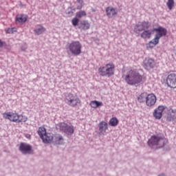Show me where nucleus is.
Wrapping results in <instances>:
<instances>
[{
    "mask_svg": "<svg viewBox=\"0 0 176 176\" xmlns=\"http://www.w3.org/2000/svg\"><path fill=\"white\" fill-rule=\"evenodd\" d=\"M163 111H164V107L159 106L153 113L154 118L157 120L162 119V116H163Z\"/></svg>",
    "mask_w": 176,
    "mask_h": 176,
    "instance_id": "obj_14",
    "label": "nucleus"
},
{
    "mask_svg": "<svg viewBox=\"0 0 176 176\" xmlns=\"http://www.w3.org/2000/svg\"><path fill=\"white\" fill-rule=\"evenodd\" d=\"M4 43H4L3 41H2V40L0 39V47H3Z\"/></svg>",
    "mask_w": 176,
    "mask_h": 176,
    "instance_id": "obj_32",
    "label": "nucleus"
},
{
    "mask_svg": "<svg viewBox=\"0 0 176 176\" xmlns=\"http://www.w3.org/2000/svg\"><path fill=\"white\" fill-rule=\"evenodd\" d=\"M56 128L59 129L60 131H63L66 134H74V126L69 125L65 122H60L56 125Z\"/></svg>",
    "mask_w": 176,
    "mask_h": 176,
    "instance_id": "obj_9",
    "label": "nucleus"
},
{
    "mask_svg": "<svg viewBox=\"0 0 176 176\" xmlns=\"http://www.w3.org/2000/svg\"><path fill=\"white\" fill-rule=\"evenodd\" d=\"M156 66V62L155 60L151 58H146L143 62V67L145 69L149 71V69H152L155 68Z\"/></svg>",
    "mask_w": 176,
    "mask_h": 176,
    "instance_id": "obj_11",
    "label": "nucleus"
},
{
    "mask_svg": "<svg viewBox=\"0 0 176 176\" xmlns=\"http://www.w3.org/2000/svg\"><path fill=\"white\" fill-rule=\"evenodd\" d=\"M168 140L165 138H162L159 135H153L148 141V146L153 148H163L166 144H167Z\"/></svg>",
    "mask_w": 176,
    "mask_h": 176,
    "instance_id": "obj_4",
    "label": "nucleus"
},
{
    "mask_svg": "<svg viewBox=\"0 0 176 176\" xmlns=\"http://www.w3.org/2000/svg\"><path fill=\"white\" fill-rule=\"evenodd\" d=\"M149 28H151V22L148 21H140L135 25L134 32H135V34H141L142 31L149 30Z\"/></svg>",
    "mask_w": 176,
    "mask_h": 176,
    "instance_id": "obj_8",
    "label": "nucleus"
},
{
    "mask_svg": "<svg viewBox=\"0 0 176 176\" xmlns=\"http://www.w3.org/2000/svg\"><path fill=\"white\" fill-rule=\"evenodd\" d=\"M166 85L170 89H176V74L170 73L166 77Z\"/></svg>",
    "mask_w": 176,
    "mask_h": 176,
    "instance_id": "obj_10",
    "label": "nucleus"
},
{
    "mask_svg": "<svg viewBox=\"0 0 176 176\" xmlns=\"http://www.w3.org/2000/svg\"><path fill=\"white\" fill-rule=\"evenodd\" d=\"M19 151L22 152V153H31L32 152L31 146L25 143H21L19 146Z\"/></svg>",
    "mask_w": 176,
    "mask_h": 176,
    "instance_id": "obj_16",
    "label": "nucleus"
},
{
    "mask_svg": "<svg viewBox=\"0 0 176 176\" xmlns=\"http://www.w3.org/2000/svg\"><path fill=\"white\" fill-rule=\"evenodd\" d=\"M79 23V19H78V17H75L72 20V25H74V27H76V25H78V24Z\"/></svg>",
    "mask_w": 176,
    "mask_h": 176,
    "instance_id": "obj_28",
    "label": "nucleus"
},
{
    "mask_svg": "<svg viewBox=\"0 0 176 176\" xmlns=\"http://www.w3.org/2000/svg\"><path fill=\"white\" fill-rule=\"evenodd\" d=\"M65 102L67 104V105H69V107H76V105H79L81 102L79 97L69 93L66 96Z\"/></svg>",
    "mask_w": 176,
    "mask_h": 176,
    "instance_id": "obj_7",
    "label": "nucleus"
},
{
    "mask_svg": "<svg viewBox=\"0 0 176 176\" xmlns=\"http://www.w3.org/2000/svg\"><path fill=\"white\" fill-rule=\"evenodd\" d=\"M67 49L73 56H79L82 54V44L78 41L69 43Z\"/></svg>",
    "mask_w": 176,
    "mask_h": 176,
    "instance_id": "obj_5",
    "label": "nucleus"
},
{
    "mask_svg": "<svg viewBox=\"0 0 176 176\" xmlns=\"http://www.w3.org/2000/svg\"><path fill=\"white\" fill-rule=\"evenodd\" d=\"M169 112H172V115L168 116V119L169 120H174V118H175V113L173 111V110H170Z\"/></svg>",
    "mask_w": 176,
    "mask_h": 176,
    "instance_id": "obj_29",
    "label": "nucleus"
},
{
    "mask_svg": "<svg viewBox=\"0 0 176 176\" xmlns=\"http://www.w3.org/2000/svg\"><path fill=\"white\" fill-rule=\"evenodd\" d=\"M98 72L100 76L111 78L115 75V64L113 63H107L104 66L99 67Z\"/></svg>",
    "mask_w": 176,
    "mask_h": 176,
    "instance_id": "obj_3",
    "label": "nucleus"
},
{
    "mask_svg": "<svg viewBox=\"0 0 176 176\" xmlns=\"http://www.w3.org/2000/svg\"><path fill=\"white\" fill-rule=\"evenodd\" d=\"M27 120H28V118H27V116L23 114H20V115L18 114L16 123L27 122Z\"/></svg>",
    "mask_w": 176,
    "mask_h": 176,
    "instance_id": "obj_24",
    "label": "nucleus"
},
{
    "mask_svg": "<svg viewBox=\"0 0 176 176\" xmlns=\"http://www.w3.org/2000/svg\"><path fill=\"white\" fill-rule=\"evenodd\" d=\"M3 118L4 119H8V120H10V122L17 123L18 113H13L12 111L6 112L3 113Z\"/></svg>",
    "mask_w": 176,
    "mask_h": 176,
    "instance_id": "obj_12",
    "label": "nucleus"
},
{
    "mask_svg": "<svg viewBox=\"0 0 176 176\" xmlns=\"http://www.w3.org/2000/svg\"><path fill=\"white\" fill-rule=\"evenodd\" d=\"M37 133L44 144H50V142L53 141V135L51 133H47L46 132V128L40 126L37 131Z\"/></svg>",
    "mask_w": 176,
    "mask_h": 176,
    "instance_id": "obj_6",
    "label": "nucleus"
},
{
    "mask_svg": "<svg viewBox=\"0 0 176 176\" xmlns=\"http://www.w3.org/2000/svg\"><path fill=\"white\" fill-rule=\"evenodd\" d=\"M154 31L156 32L155 38L147 44V49L155 47V46L159 43V40L162 36H166V35H167V30L161 26L157 28H154Z\"/></svg>",
    "mask_w": 176,
    "mask_h": 176,
    "instance_id": "obj_2",
    "label": "nucleus"
},
{
    "mask_svg": "<svg viewBox=\"0 0 176 176\" xmlns=\"http://www.w3.org/2000/svg\"><path fill=\"white\" fill-rule=\"evenodd\" d=\"M118 124H119V120H118V118H116V117H113L111 118L109 122V126H111L112 127H116V126Z\"/></svg>",
    "mask_w": 176,
    "mask_h": 176,
    "instance_id": "obj_25",
    "label": "nucleus"
},
{
    "mask_svg": "<svg viewBox=\"0 0 176 176\" xmlns=\"http://www.w3.org/2000/svg\"><path fill=\"white\" fill-rule=\"evenodd\" d=\"M34 32L35 35H41L43 32H46V28L43 27L42 25H37L34 29Z\"/></svg>",
    "mask_w": 176,
    "mask_h": 176,
    "instance_id": "obj_19",
    "label": "nucleus"
},
{
    "mask_svg": "<svg viewBox=\"0 0 176 176\" xmlns=\"http://www.w3.org/2000/svg\"><path fill=\"white\" fill-rule=\"evenodd\" d=\"M63 136L58 135L56 137V142H57V144H61V142H63Z\"/></svg>",
    "mask_w": 176,
    "mask_h": 176,
    "instance_id": "obj_31",
    "label": "nucleus"
},
{
    "mask_svg": "<svg viewBox=\"0 0 176 176\" xmlns=\"http://www.w3.org/2000/svg\"><path fill=\"white\" fill-rule=\"evenodd\" d=\"M122 78L130 86H138L146 81V77L140 74L136 69L129 70Z\"/></svg>",
    "mask_w": 176,
    "mask_h": 176,
    "instance_id": "obj_1",
    "label": "nucleus"
},
{
    "mask_svg": "<svg viewBox=\"0 0 176 176\" xmlns=\"http://www.w3.org/2000/svg\"><path fill=\"white\" fill-rule=\"evenodd\" d=\"M166 6L169 10H172L173 8H174V0H168Z\"/></svg>",
    "mask_w": 176,
    "mask_h": 176,
    "instance_id": "obj_27",
    "label": "nucleus"
},
{
    "mask_svg": "<svg viewBox=\"0 0 176 176\" xmlns=\"http://www.w3.org/2000/svg\"><path fill=\"white\" fill-rule=\"evenodd\" d=\"M77 9H78V10H79V9H82V8H79V7H78V8H77Z\"/></svg>",
    "mask_w": 176,
    "mask_h": 176,
    "instance_id": "obj_36",
    "label": "nucleus"
},
{
    "mask_svg": "<svg viewBox=\"0 0 176 176\" xmlns=\"http://www.w3.org/2000/svg\"><path fill=\"white\" fill-rule=\"evenodd\" d=\"M106 14L109 19H112L118 14V11L113 7L109 6L106 8Z\"/></svg>",
    "mask_w": 176,
    "mask_h": 176,
    "instance_id": "obj_15",
    "label": "nucleus"
},
{
    "mask_svg": "<svg viewBox=\"0 0 176 176\" xmlns=\"http://www.w3.org/2000/svg\"><path fill=\"white\" fill-rule=\"evenodd\" d=\"M157 101V98L155 96L154 94H147V98L146 99V105L147 107H153Z\"/></svg>",
    "mask_w": 176,
    "mask_h": 176,
    "instance_id": "obj_13",
    "label": "nucleus"
},
{
    "mask_svg": "<svg viewBox=\"0 0 176 176\" xmlns=\"http://www.w3.org/2000/svg\"><path fill=\"white\" fill-rule=\"evenodd\" d=\"M158 176H164V174H161V175H160Z\"/></svg>",
    "mask_w": 176,
    "mask_h": 176,
    "instance_id": "obj_35",
    "label": "nucleus"
},
{
    "mask_svg": "<svg viewBox=\"0 0 176 176\" xmlns=\"http://www.w3.org/2000/svg\"><path fill=\"white\" fill-rule=\"evenodd\" d=\"M6 31L7 34H14V32H16V28H8Z\"/></svg>",
    "mask_w": 176,
    "mask_h": 176,
    "instance_id": "obj_30",
    "label": "nucleus"
},
{
    "mask_svg": "<svg viewBox=\"0 0 176 176\" xmlns=\"http://www.w3.org/2000/svg\"><path fill=\"white\" fill-rule=\"evenodd\" d=\"M27 20H28V16L25 14H18L16 16V21L17 23H20L21 24L25 23Z\"/></svg>",
    "mask_w": 176,
    "mask_h": 176,
    "instance_id": "obj_20",
    "label": "nucleus"
},
{
    "mask_svg": "<svg viewBox=\"0 0 176 176\" xmlns=\"http://www.w3.org/2000/svg\"><path fill=\"white\" fill-rule=\"evenodd\" d=\"M78 28L83 31H86L90 28V23H89V21L84 20L80 23Z\"/></svg>",
    "mask_w": 176,
    "mask_h": 176,
    "instance_id": "obj_21",
    "label": "nucleus"
},
{
    "mask_svg": "<svg viewBox=\"0 0 176 176\" xmlns=\"http://www.w3.org/2000/svg\"><path fill=\"white\" fill-rule=\"evenodd\" d=\"M98 128L100 134H104L108 130V123L105 121H102L98 124Z\"/></svg>",
    "mask_w": 176,
    "mask_h": 176,
    "instance_id": "obj_17",
    "label": "nucleus"
},
{
    "mask_svg": "<svg viewBox=\"0 0 176 176\" xmlns=\"http://www.w3.org/2000/svg\"><path fill=\"white\" fill-rule=\"evenodd\" d=\"M87 14L85 11L81 10L76 13V17L78 19H82V17L86 16Z\"/></svg>",
    "mask_w": 176,
    "mask_h": 176,
    "instance_id": "obj_26",
    "label": "nucleus"
},
{
    "mask_svg": "<svg viewBox=\"0 0 176 176\" xmlns=\"http://www.w3.org/2000/svg\"><path fill=\"white\" fill-rule=\"evenodd\" d=\"M78 3H83V0H76Z\"/></svg>",
    "mask_w": 176,
    "mask_h": 176,
    "instance_id": "obj_33",
    "label": "nucleus"
},
{
    "mask_svg": "<svg viewBox=\"0 0 176 176\" xmlns=\"http://www.w3.org/2000/svg\"><path fill=\"white\" fill-rule=\"evenodd\" d=\"M68 14H74V12H69Z\"/></svg>",
    "mask_w": 176,
    "mask_h": 176,
    "instance_id": "obj_34",
    "label": "nucleus"
},
{
    "mask_svg": "<svg viewBox=\"0 0 176 176\" xmlns=\"http://www.w3.org/2000/svg\"><path fill=\"white\" fill-rule=\"evenodd\" d=\"M153 31H155V29L152 30H148V29L143 30V32L140 34V36L143 39H149L151 36H152V34H153Z\"/></svg>",
    "mask_w": 176,
    "mask_h": 176,
    "instance_id": "obj_18",
    "label": "nucleus"
},
{
    "mask_svg": "<svg viewBox=\"0 0 176 176\" xmlns=\"http://www.w3.org/2000/svg\"><path fill=\"white\" fill-rule=\"evenodd\" d=\"M147 97H148V93L146 92L142 93L138 97V102H146Z\"/></svg>",
    "mask_w": 176,
    "mask_h": 176,
    "instance_id": "obj_23",
    "label": "nucleus"
},
{
    "mask_svg": "<svg viewBox=\"0 0 176 176\" xmlns=\"http://www.w3.org/2000/svg\"><path fill=\"white\" fill-rule=\"evenodd\" d=\"M91 108H94V109H97V108H100V107H102L104 104L102 102L92 100L89 104Z\"/></svg>",
    "mask_w": 176,
    "mask_h": 176,
    "instance_id": "obj_22",
    "label": "nucleus"
}]
</instances>
